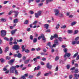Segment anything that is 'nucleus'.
<instances>
[{
  "label": "nucleus",
  "mask_w": 79,
  "mask_h": 79,
  "mask_svg": "<svg viewBox=\"0 0 79 79\" xmlns=\"http://www.w3.org/2000/svg\"><path fill=\"white\" fill-rule=\"evenodd\" d=\"M40 68V66H37L36 70H39Z\"/></svg>",
  "instance_id": "864d4df0"
},
{
  "label": "nucleus",
  "mask_w": 79,
  "mask_h": 79,
  "mask_svg": "<svg viewBox=\"0 0 79 79\" xmlns=\"http://www.w3.org/2000/svg\"><path fill=\"white\" fill-rule=\"evenodd\" d=\"M77 55H78V52L74 54V55L73 56V58H75V57H76L77 56Z\"/></svg>",
  "instance_id": "c9c22d12"
},
{
  "label": "nucleus",
  "mask_w": 79,
  "mask_h": 79,
  "mask_svg": "<svg viewBox=\"0 0 79 79\" xmlns=\"http://www.w3.org/2000/svg\"><path fill=\"white\" fill-rule=\"evenodd\" d=\"M52 1H53V0H46V4H48V2H52Z\"/></svg>",
  "instance_id": "cd10ccee"
},
{
  "label": "nucleus",
  "mask_w": 79,
  "mask_h": 79,
  "mask_svg": "<svg viewBox=\"0 0 79 79\" xmlns=\"http://www.w3.org/2000/svg\"><path fill=\"white\" fill-rule=\"evenodd\" d=\"M47 45L51 48V43L49 42L47 44Z\"/></svg>",
  "instance_id": "f704fd0d"
},
{
  "label": "nucleus",
  "mask_w": 79,
  "mask_h": 79,
  "mask_svg": "<svg viewBox=\"0 0 79 79\" xmlns=\"http://www.w3.org/2000/svg\"><path fill=\"white\" fill-rule=\"evenodd\" d=\"M64 53H66V52H67V49H66V48L64 49Z\"/></svg>",
  "instance_id": "bf43d9fd"
},
{
  "label": "nucleus",
  "mask_w": 79,
  "mask_h": 79,
  "mask_svg": "<svg viewBox=\"0 0 79 79\" xmlns=\"http://www.w3.org/2000/svg\"><path fill=\"white\" fill-rule=\"evenodd\" d=\"M72 73H79V70H78L77 69L75 70V71L73 72V71H72Z\"/></svg>",
  "instance_id": "2eb2a0df"
},
{
  "label": "nucleus",
  "mask_w": 79,
  "mask_h": 79,
  "mask_svg": "<svg viewBox=\"0 0 79 79\" xmlns=\"http://www.w3.org/2000/svg\"><path fill=\"white\" fill-rule=\"evenodd\" d=\"M0 61H1V63H3L5 61V60L3 59V58H1L0 59Z\"/></svg>",
  "instance_id": "72a5a7b5"
},
{
  "label": "nucleus",
  "mask_w": 79,
  "mask_h": 79,
  "mask_svg": "<svg viewBox=\"0 0 79 79\" xmlns=\"http://www.w3.org/2000/svg\"><path fill=\"white\" fill-rule=\"evenodd\" d=\"M39 6H41L43 5V3H40L38 5Z\"/></svg>",
  "instance_id": "0e129e2a"
},
{
  "label": "nucleus",
  "mask_w": 79,
  "mask_h": 79,
  "mask_svg": "<svg viewBox=\"0 0 79 79\" xmlns=\"http://www.w3.org/2000/svg\"><path fill=\"white\" fill-rule=\"evenodd\" d=\"M42 60L43 61H45V60H46V58H45V57H43V58H42Z\"/></svg>",
  "instance_id": "774afa93"
},
{
  "label": "nucleus",
  "mask_w": 79,
  "mask_h": 79,
  "mask_svg": "<svg viewBox=\"0 0 79 79\" xmlns=\"http://www.w3.org/2000/svg\"><path fill=\"white\" fill-rule=\"evenodd\" d=\"M17 41L18 42H22L23 40L22 39H20L19 40H17Z\"/></svg>",
  "instance_id": "8fccbe9b"
},
{
  "label": "nucleus",
  "mask_w": 79,
  "mask_h": 79,
  "mask_svg": "<svg viewBox=\"0 0 79 79\" xmlns=\"http://www.w3.org/2000/svg\"><path fill=\"white\" fill-rule=\"evenodd\" d=\"M53 37L54 38H55V39H57L58 37V35L56 34H55L54 35Z\"/></svg>",
  "instance_id": "5701e85b"
},
{
  "label": "nucleus",
  "mask_w": 79,
  "mask_h": 79,
  "mask_svg": "<svg viewBox=\"0 0 79 79\" xmlns=\"http://www.w3.org/2000/svg\"><path fill=\"white\" fill-rule=\"evenodd\" d=\"M29 13H30L31 15H33L34 13V12L32 11H29Z\"/></svg>",
  "instance_id": "37998d69"
},
{
  "label": "nucleus",
  "mask_w": 79,
  "mask_h": 79,
  "mask_svg": "<svg viewBox=\"0 0 79 79\" xmlns=\"http://www.w3.org/2000/svg\"><path fill=\"white\" fill-rule=\"evenodd\" d=\"M15 59H11L10 61H9L8 62V63L10 65H13V63H14V61H15Z\"/></svg>",
  "instance_id": "423d86ee"
},
{
  "label": "nucleus",
  "mask_w": 79,
  "mask_h": 79,
  "mask_svg": "<svg viewBox=\"0 0 79 79\" xmlns=\"http://www.w3.org/2000/svg\"><path fill=\"white\" fill-rule=\"evenodd\" d=\"M66 27V25H64L62 27H61V29H65Z\"/></svg>",
  "instance_id": "58836bf2"
},
{
  "label": "nucleus",
  "mask_w": 79,
  "mask_h": 79,
  "mask_svg": "<svg viewBox=\"0 0 79 79\" xmlns=\"http://www.w3.org/2000/svg\"><path fill=\"white\" fill-rule=\"evenodd\" d=\"M71 56V53H66L64 55V58H66V56L68 57H69Z\"/></svg>",
  "instance_id": "9b49d317"
},
{
  "label": "nucleus",
  "mask_w": 79,
  "mask_h": 79,
  "mask_svg": "<svg viewBox=\"0 0 79 79\" xmlns=\"http://www.w3.org/2000/svg\"><path fill=\"white\" fill-rule=\"evenodd\" d=\"M12 48L13 50L15 49L16 50H19V46L18 45H15Z\"/></svg>",
  "instance_id": "39448f33"
},
{
  "label": "nucleus",
  "mask_w": 79,
  "mask_h": 79,
  "mask_svg": "<svg viewBox=\"0 0 79 79\" xmlns=\"http://www.w3.org/2000/svg\"><path fill=\"white\" fill-rule=\"evenodd\" d=\"M53 38H54V36L52 35H51V38H50V39H51V40H53Z\"/></svg>",
  "instance_id": "4d7b16f0"
},
{
  "label": "nucleus",
  "mask_w": 79,
  "mask_h": 79,
  "mask_svg": "<svg viewBox=\"0 0 79 79\" xmlns=\"http://www.w3.org/2000/svg\"><path fill=\"white\" fill-rule=\"evenodd\" d=\"M30 39L31 40H33V36L32 35H31L30 36Z\"/></svg>",
  "instance_id": "e433bc0d"
},
{
  "label": "nucleus",
  "mask_w": 79,
  "mask_h": 79,
  "mask_svg": "<svg viewBox=\"0 0 79 79\" xmlns=\"http://www.w3.org/2000/svg\"><path fill=\"white\" fill-rule=\"evenodd\" d=\"M17 31V29H15L14 30H12L11 31V34L13 35L14 33H15V32Z\"/></svg>",
  "instance_id": "dca6fc26"
},
{
  "label": "nucleus",
  "mask_w": 79,
  "mask_h": 79,
  "mask_svg": "<svg viewBox=\"0 0 79 79\" xmlns=\"http://www.w3.org/2000/svg\"><path fill=\"white\" fill-rule=\"evenodd\" d=\"M56 44H55V43L53 44L52 46V48H53V47H56Z\"/></svg>",
  "instance_id": "de8ad7c7"
},
{
  "label": "nucleus",
  "mask_w": 79,
  "mask_h": 79,
  "mask_svg": "<svg viewBox=\"0 0 79 79\" xmlns=\"http://www.w3.org/2000/svg\"><path fill=\"white\" fill-rule=\"evenodd\" d=\"M8 2H9V1H5L4 2V4L5 5V4H6Z\"/></svg>",
  "instance_id": "5fc2aeb1"
},
{
  "label": "nucleus",
  "mask_w": 79,
  "mask_h": 79,
  "mask_svg": "<svg viewBox=\"0 0 79 79\" xmlns=\"http://www.w3.org/2000/svg\"><path fill=\"white\" fill-rule=\"evenodd\" d=\"M74 76L75 77L77 78V77H79V74L77 75V74H74Z\"/></svg>",
  "instance_id": "473e14b6"
},
{
  "label": "nucleus",
  "mask_w": 79,
  "mask_h": 79,
  "mask_svg": "<svg viewBox=\"0 0 79 79\" xmlns=\"http://www.w3.org/2000/svg\"><path fill=\"white\" fill-rule=\"evenodd\" d=\"M74 61H75V60H72V65H73L74 64Z\"/></svg>",
  "instance_id": "680f3d73"
},
{
  "label": "nucleus",
  "mask_w": 79,
  "mask_h": 79,
  "mask_svg": "<svg viewBox=\"0 0 79 79\" xmlns=\"http://www.w3.org/2000/svg\"><path fill=\"white\" fill-rule=\"evenodd\" d=\"M22 56H21V54H20V53H18V55H17V57L18 58H21Z\"/></svg>",
  "instance_id": "393cba45"
},
{
  "label": "nucleus",
  "mask_w": 79,
  "mask_h": 79,
  "mask_svg": "<svg viewBox=\"0 0 79 79\" xmlns=\"http://www.w3.org/2000/svg\"><path fill=\"white\" fill-rule=\"evenodd\" d=\"M58 39H59V41L60 42H62V41H63V38L61 37H59Z\"/></svg>",
  "instance_id": "2f4dec72"
},
{
  "label": "nucleus",
  "mask_w": 79,
  "mask_h": 79,
  "mask_svg": "<svg viewBox=\"0 0 79 79\" xmlns=\"http://www.w3.org/2000/svg\"><path fill=\"white\" fill-rule=\"evenodd\" d=\"M19 67V65H16L15 66H12L10 68V73H14V69H16V68H18Z\"/></svg>",
  "instance_id": "f257e3e1"
},
{
  "label": "nucleus",
  "mask_w": 79,
  "mask_h": 79,
  "mask_svg": "<svg viewBox=\"0 0 79 79\" xmlns=\"http://www.w3.org/2000/svg\"><path fill=\"white\" fill-rule=\"evenodd\" d=\"M66 67H67V69H69V68H70V65L69 64L67 65L66 66Z\"/></svg>",
  "instance_id": "a19ab883"
},
{
  "label": "nucleus",
  "mask_w": 79,
  "mask_h": 79,
  "mask_svg": "<svg viewBox=\"0 0 79 79\" xmlns=\"http://www.w3.org/2000/svg\"><path fill=\"white\" fill-rule=\"evenodd\" d=\"M18 22V19H15L14 21L13 22L14 23H17Z\"/></svg>",
  "instance_id": "f3484780"
},
{
  "label": "nucleus",
  "mask_w": 79,
  "mask_h": 79,
  "mask_svg": "<svg viewBox=\"0 0 79 79\" xmlns=\"http://www.w3.org/2000/svg\"><path fill=\"white\" fill-rule=\"evenodd\" d=\"M59 41L58 40L56 39L54 41V43L55 44H56V45H59V43L58 42Z\"/></svg>",
  "instance_id": "ddd939ff"
},
{
  "label": "nucleus",
  "mask_w": 79,
  "mask_h": 79,
  "mask_svg": "<svg viewBox=\"0 0 79 79\" xmlns=\"http://www.w3.org/2000/svg\"><path fill=\"white\" fill-rule=\"evenodd\" d=\"M47 68L48 69H51L52 68V65H50V63H48L46 65Z\"/></svg>",
  "instance_id": "1a4fd4ad"
},
{
  "label": "nucleus",
  "mask_w": 79,
  "mask_h": 79,
  "mask_svg": "<svg viewBox=\"0 0 79 79\" xmlns=\"http://www.w3.org/2000/svg\"><path fill=\"white\" fill-rule=\"evenodd\" d=\"M54 12H55V15L56 16H58L59 13V10L58 9H54Z\"/></svg>",
  "instance_id": "0eeeda50"
},
{
  "label": "nucleus",
  "mask_w": 79,
  "mask_h": 79,
  "mask_svg": "<svg viewBox=\"0 0 79 79\" xmlns=\"http://www.w3.org/2000/svg\"><path fill=\"white\" fill-rule=\"evenodd\" d=\"M40 48H36V50L37 51H39V50H40Z\"/></svg>",
  "instance_id": "6e6d98bb"
},
{
  "label": "nucleus",
  "mask_w": 79,
  "mask_h": 79,
  "mask_svg": "<svg viewBox=\"0 0 79 79\" xmlns=\"http://www.w3.org/2000/svg\"><path fill=\"white\" fill-rule=\"evenodd\" d=\"M50 74H52V72L51 71H49V73H45L44 74V76H48Z\"/></svg>",
  "instance_id": "f8f14e48"
},
{
  "label": "nucleus",
  "mask_w": 79,
  "mask_h": 79,
  "mask_svg": "<svg viewBox=\"0 0 79 79\" xmlns=\"http://www.w3.org/2000/svg\"><path fill=\"white\" fill-rule=\"evenodd\" d=\"M37 23V21H35L33 23V24H34V25L36 24Z\"/></svg>",
  "instance_id": "13d9d810"
},
{
  "label": "nucleus",
  "mask_w": 79,
  "mask_h": 79,
  "mask_svg": "<svg viewBox=\"0 0 79 79\" xmlns=\"http://www.w3.org/2000/svg\"><path fill=\"white\" fill-rule=\"evenodd\" d=\"M8 49H9L8 47H6V48L5 52H8Z\"/></svg>",
  "instance_id": "ea45409f"
},
{
  "label": "nucleus",
  "mask_w": 79,
  "mask_h": 79,
  "mask_svg": "<svg viewBox=\"0 0 79 79\" xmlns=\"http://www.w3.org/2000/svg\"><path fill=\"white\" fill-rule=\"evenodd\" d=\"M40 74H41V72H39L38 74H37L36 76L37 77H39V76L40 75Z\"/></svg>",
  "instance_id": "4c0bfd02"
},
{
  "label": "nucleus",
  "mask_w": 79,
  "mask_h": 79,
  "mask_svg": "<svg viewBox=\"0 0 79 79\" xmlns=\"http://www.w3.org/2000/svg\"><path fill=\"white\" fill-rule=\"evenodd\" d=\"M42 13V11L40 10H39V11L38 12V13H35V17L36 18H39V16H40Z\"/></svg>",
  "instance_id": "20e7f679"
},
{
  "label": "nucleus",
  "mask_w": 79,
  "mask_h": 79,
  "mask_svg": "<svg viewBox=\"0 0 79 79\" xmlns=\"http://www.w3.org/2000/svg\"><path fill=\"white\" fill-rule=\"evenodd\" d=\"M78 33V31L77 30H75L74 32V34H77Z\"/></svg>",
  "instance_id": "79ce46f5"
},
{
  "label": "nucleus",
  "mask_w": 79,
  "mask_h": 79,
  "mask_svg": "<svg viewBox=\"0 0 79 79\" xmlns=\"http://www.w3.org/2000/svg\"><path fill=\"white\" fill-rule=\"evenodd\" d=\"M26 57H25V56H23V60L24 61V60H26Z\"/></svg>",
  "instance_id": "e2e57ef3"
},
{
  "label": "nucleus",
  "mask_w": 79,
  "mask_h": 79,
  "mask_svg": "<svg viewBox=\"0 0 79 79\" xmlns=\"http://www.w3.org/2000/svg\"><path fill=\"white\" fill-rule=\"evenodd\" d=\"M56 71H58V66H57L55 69Z\"/></svg>",
  "instance_id": "49530a36"
},
{
  "label": "nucleus",
  "mask_w": 79,
  "mask_h": 79,
  "mask_svg": "<svg viewBox=\"0 0 79 79\" xmlns=\"http://www.w3.org/2000/svg\"><path fill=\"white\" fill-rule=\"evenodd\" d=\"M76 24V22H74L72 23H71V26H74V25H75V24Z\"/></svg>",
  "instance_id": "a878e982"
},
{
  "label": "nucleus",
  "mask_w": 79,
  "mask_h": 79,
  "mask_svg": "<svg viewBox=\"0 0 79 79\" xmlns=\"http://www.w3.org/2000/svg\"><path fill=\"white\" fill-rule=\"evenodd\" d=\"M79 39V36H78L75 39V40H76V41H77V40H78Z\"/></svg>",
  "instance_id": "09e8293b"
},
{
  "label": "nucleus",
  "mask_w": 79,
  "mask_h": 79,
  "mask_svg": "<svg viewBox=\"0 0 79 79\" xmlns=\"http://www.w3.org/2000/svg\"><path fill=\"white\" fill-rule=\"evenodd\" d=\"M73 78V75H70L69 76V79H71Z\"/></svg>",
  "instance_id": "603ef678"
},
{
  "label": "nucleus",
  "mask_w": 79,
  "mask_h": 79,
  "mask_svg": "<svg viewBox=\"0 0 79 79\" xmlns=\"http://www.w3.org/2000/svg\"><path fill=\"white\" fill-rule=\"evenodd\" d=\"M6 35V31L5 30H2L1 31V36L3 37H5Z\"/></svg>",
  "instance_id": "7ed1b4c3"
},
{
  "label": "nucleus",
  "mask_w": 79,
  "mask_h": 79,
  "mask_svg": "<svg viewBox=\"0 0 79 79\" xmlns=\"http://www.w3.org/2000/svg\"><path fill=\"white\" fill-rule=\"evenodd\" d=\"M10 59H11V57L8 56H6V60H9Z\"/></svg>",
  "instance_id": "c85d7f7f"
},
{
  "label": "nucleus",
  "mask_w": 79,
  "mask_h": 79,
  "mask_svg": "<svg viewBox=\"0 0 79 79\" xmlns=\"http://www.w3.org/2000/svg\"><path fill=\"white\" fill-rule=\"evenodd\" d=\"M29 60H30V59L25 60L24 62V64H27V63H28L29 62Z\"/></svg>",
  "instance_id": "a211bd4d"
},
{
  "label": "nucleus",
  "mask_w": 79,
  "mask_h": 79,
  "mask_svg": "<svg viewBox=\"0 0 79 79\" xmlns=\"http://www.w3.org/2000/svg\"><path fill=\"white\" fill-rule=\"evenodd\" d=\"M3 39L4 40H7V41H8L9 40V39H8V38L6 37H4Z\"/></svg>",
  "instance_id": "c756f323"
},
{
  "label": "nucleus",
  "mask_w": 79,
  "mask_h": 79,
  "mask_svg": "<svg viewBox=\"0 0 79 79\" xmlns=\"http://www.w3.org/2000/svg\"><path fill=\"white\" fill-rule=\"evenodd\" d=\"M32 77H33V76L30 75L29 76V78L30 79H32Z\"/></svg>",
  "instance_id": "338daca9"
},
{
  "label": "nucleus",
  "mask_w": 79,
  "mask_h": 79,
  "mask_svg": "<svg viewBox=\"0 0 79 79\" xmlns=\"http://www.w3.org/2000/svg\"><path fill=\"white\" fill-rule=\"evenodd\" d=\"M27 31L28 32H29V31H31V28H29L27 29Z\"/></svg>",
  "instance_id": "052dcab7"
},
{
  "label": "nucleus",
  "mask_w": 79,
  "mask_h": 79,
  "mask_svg": "<svg viewBox=\"0 0 79 79\" xmlns=\"http://www.w3.org/2000/svg\"><path fill=\"white\" fill-rule=\"evenodd\" d=\"M44 27L45 28H46V29H48V27H49V25L48 24H45L44 25Z\"/></svg>",
  "instance_id": "4468645a"
},
{
  "label": "nucleus",
  "mask_w": 79,
  "mask_h": 79,
  "mask_svg": "<svg viewBox=\"0 0 79 79\" xmlns=\"http://www.w3.org/2000/svg\"><path fill=\"white\" fill-rule=\"evenodd\" d=\"M15 13V18H16V17L18 16V14H19V12H18V11L15 10H11L8 13V15H11V13Z\"/></svg>",
  "instance_id": "f03ea898"
},
{
  "label": "nucleus",
  "mask_w": 79,
  "mask_h": 79,
  "mask_svg": "<svg viewBox=\"0 0 79 79\" xmlns=\"http://www.w3.org/2000/svg\"><path fill=\"white\" fill-rule=\"evenodd\" d=\"M25 52L26 53H29V50L28 49H26L25 50Z\"/></svg>",
  "instance_id": "a18cd8bd"
},
{
  "label": "nucleus",
  "mask_w": 79,
  "mask_h": 79,
  "mask_svg": "<svg viewBox=\"0 0 79 79\" xmlns=\"http://www.w3.org/2000/svg\"><path fill=\"white\" fill-rule=\"evenodd\" d=\"M29 76L28 73H25L24 75L21 76V78L23 79H26V77H27Z\"/></svg>",
  "instance_id": "6e6552de"
},
{
  "label": "nucleus",
  "mask_w": 79,
  "mask_h": 79,
  "mask_svg": "<svg viewBox=\"0 0 79 79\" xmlns=\"http://www.w3.org/2000/svg\"><path fill=\"white\" fill-rule=\"evenodd\" d=\"M41 38H42L43 40H44V42H45V36H44V35L43 34H41V36H40Z\"/></svg>",
  "instance_id": "9d476101"
},
{
  "label": "nucleus",
  "mask_w": 79,
  "mask_h": 79,
  "mask_svg": "<svg viewBox=\"0 0 79 79\" xmlns=\"http://www.w3.org/2000/svg\"><path fill=\"white\" fill-rule=\"evenodd\" d=\"M73 30H69L68 31V34H72V33H73Z\"/></svg>",
  "instance_id": "b1692460"
},
{
  "label": "nucleus",
  "mask_w": 79,
  "mask_h": 79,
  "mask_svg": "<svg viewBox=\"0 0 79 79\" xmlns=\"http://www.w3.org/2000/svg\"><path fill=\"white\" fill-rule=\"evenodd\" d=\"M29 23V20H26L24 23L25 24H27Z\"/></svg>",
  "instance_id": "412c9836"
},
{
  "label": "nucleus",
  "mask_w": 79,
  "mask_h": 79,
  "mask_svg": "<svg viewBox=\"0 0 79 79\" xmlns=\"http://www.w3.org/2000/svg\"><path fill=\"white\" fill-rule=\"evenodd\" d=\"M46 32H50V29H48L45 31Z\"/></svg>",
  "instance_id": "3c124183"
},
{
  "label": "nucleus",
  "mask_w": 79,
  "mask_h": 79,
  "mask_svg": "<svg viewBox=\"0 0 79 79\" xmlns=\"http://www.w3.org/2000/svg\"><path fill=\"white\" fill-rule=\"evenodd\" d=\"M1 21L2 22H5L6 21V19H1Z\"/></svg>",
  "instance_id": "bb28decb"
},
{
  "label": "nucleus",
  "mask_w": 79,
  "mask_h": 79,
  "mask_svg": "<svg viewBox=\"0 0 79 79\" xmlns=\"http://www.w3.org/2000/svg\"><path fill=\"white\" fill-rule=\"evenodd\" d=\"M72 45H75V44H77V41H72Z\"/></svg>",
  "instance_id": "7c9ffc66"
},
{
  "label": "nucleus",
  "mask_w": 79,
  "mask_h": 79,
  "mask_svg": "<svg viewBox=\"0 0 79 79\" xmlns=\"http://www.w3.org/2000/svg\"><path fill=\"white\" fill-rule=\"evenodd\" d=\"M40 64L41 65H45V64H44V63L43 62H41Z\"/></svg>",
  "instance_id": "69168bd1"
},
{
  "label": "nucleus",
  "mask_w": 79,
  "mask_h": 79,
  "mask_svg": "<svg viewBox=\"0 0 79 79\" xmlns=\"http://www.w3.org/2000/svg\"><path fill=\"white\" fill-rule=\"evenodd\" d=\"M59 60V57L56 56L55 58L56 61H57V60Z\"/></svg>",
  "instance_id": "c03bdc74"
},
{
  "label": "nucleus",
  "mask_w": 79,
  "mask_h": 79,
  "mask_svg": "<svg viewBox=\"0 0 79 79\" xmlns=\"http://www.w3.org/2000/svg\"><path fill=\"white\" fill-rule=\"evenodd\" d=\"M14 71H15V73L16 75H18V70L16 69H14Z\"/></svg>",
  "instance_id": "6ab92c4d"
},
{
  "label": "nucleus",
  "mask_w": 79,
  "mask_h": 79,
  "mask_svg": "<svg viewBox=\"0 0 79 79\" xmlns=\"http://www.w3.org/2000/svg\"><path fill=\"white\" fill-rule=\"evenodd\" d=\"M37 42V38H35L33 40V42L34 43H36V42Z\"/></svg>",
  "instance_id": "aec40b11"
},
{
  "label": "nucleus",
  "mask_w": 79,
  "mask_h": 79,
  "mask_svg": "<svg viewBox=\"0 0 79 79\" xmlns=\"http://www.w3.org/2000/svg\"><path fill=\"white\" fill-rule=\"evenodd\" d=\"M24 45H23L22 47V52L25 51V48H24Z\"/></svg>",
  "instance_id": "4be33fe9"
}]
</instances>
